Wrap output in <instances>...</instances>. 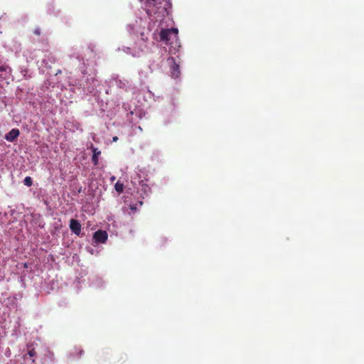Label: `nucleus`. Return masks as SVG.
I'll return each mask as SVG.
<instances>
[{
    "instance_id": "obj_10",
    "label": "nucleus",
    "mask_w": 364,
    "mask_h": 364,
    "mask_svg": "<svg viewBox=\"0 0 364 364\" xmlns=\"http://www.w3.org/2000/svg\"><path fill=\"white\" fill-rule=\"evenodd\" d=\"M24 185L31 186L33 184L32 178L30 176H26L23 180Z\"/></svg>"
},
{
    "instance_id": "obj_3",
    "label": "nucleus",
    "mask_w": 364,
    "mask_h": 364,
    "mask_svg": "<svg viewBox=\"0 0 364 364\" xmlns=\"http://www.w3.org/2000/svg\"><path fill=\"white\" fill-rule=\"evenodd\" d=\"M108 235L106 231L99 230L93 235V239L96 242L105 243L107 240Z\"/></svg>"
},
{
    "instance_id": "obj_6",
    "label": "nucleus",
    "mask_w": 364,
    "mask_h": 364,
    "mask_svg": "<svg viewBox=\"0 0 364 364\" xmlns=\"http://www.w3.org/2000/svg\"><path fill=\"white\" fill-rule=\"evenodd\" d=\"M20 134L18 129L14 128L9 132L6 134L4 138L6 141L14 142Z\"/></svg>"
},
{
    "instance_id": "obj_2",
    "label": "nucleus",
    "mask_w": 364,
    "mask_h": 364,
    "mask_svg": "<svg viewBox=\"0 0 364 364\" xmlns=\"http://www.w3.org/2000/svg\"><path fill=\"white\" fill-rule=\"evenodd\" d=\"M169 66H170V72L171 76L172 78L176 79L181 75V71L179 68V65L176 63L174 58L170 57L167 60Z\"/></svg>"
},
{
    "instance_id": "obj_4",
    "label": "nucleus",
    "mask_w": 364,
    "mask_h": 364,
    "mask_svg": "<svg viewBox=\"0 0 364 364\" xmlns=\"http://www.w3.org/2000/svg\"><path fill=\"white\" fill-rule=\"evenodd\" d=\"M11 73V69L8 65H1L0 66V80H7L9 79Z\"/></svg>"
},
{
    "instance_id": "obj_8",
    "label": "nucleus",
    "mask_w": 364,
    "mask_h": 364,
    "mask_svg": "<svg viewBox=\"0 0 364 364\" xmlns=\"http://www.w3.org/2000/svg\"><path fill=\"white\" fill-rule=\"evenodd\" d=\"M28 355L33 358L36 355V352L35 350V348L33 347V344L28 345Z\"/></svg>"
},
{
    "instance_id": "obj_1",
    "label": "nucleus",
    "mask_w": 364,
    "mask_h": 364,
    "mask_svg": "<svg viewBox=\"0 0 364 364\" xmlns=\"http://www.w3.org/2000/svg\"><path fill=\"white\" fill-rule=\"evenodd\" d=\"M160 41L165 42L166 44H172L173 41H178V29H162L159 33Z\"/></svg>"
},
{
    "instance_id": "obj_14",
    "label": "nucleus",
    "mask_w": 364,
    "mask_h": 364,
    "mask_svg": "<svg viewBox=\"0 0 364 364\" xmlns=\"http://www.w3.org/2000/svg\"><path fill=\"white\" fill-rule=\"evenodd\" d=\"M114 179H115V178H114V176H113V177H112V181H113V180H114Z\"/></svg>"
},
{
    "instance_id": "obj_5",
    "label": "nucleus",
    "mask_w": 364,
    "mask_h": 364,
    "mask_svg": "<svg viewBox=\"0 0 364 364\" xmlns=\"http://www.w3.org/2000/svg\"><path fill=\"white\" fill-rule=\"evenodd\" d=\"M70 228L71 231L76 235H80L81 232V224L75 219H71L70 220Z\"/></svg>"
},
{
    "instance_id": "obj_12",
    "label": "nucleus",
    "mask_w": 364,
    "mask_h": 364,
    "mask_svg": "<svg viewBox=\"0 0 364 364\" xmlns=\"http://www.w3.org/2000/svg\"><path fill=\"white\" fill-rule=\"evenodd\" d=\"M130 209L132 210H136V207L134 205H130Z\"/></svg>"
},
{
    "instance_id": "obj_7",
    "label": "nucleus",
    "mask_w": 364,
    "mask_h": 364,
    "mask_svg": "<svg viewBox=\"0 0 364 364\" xmlns=\"http://www.w3.org/2000/svg\"><path fill=\"white\" fill-rule=\"evenodd\" d=\"M92 161L95 166L98 164V156L101 154V151L97 148L92 147Z\"/></svg>"
},
{
    "instance_id": "obj_9",
    "label": "nucleus",
    "mask_w": 364,
    "mask_h": 364,
    "mask_svg": "<svg viewBox=\"0 0 364 364\" xmlns=\"http://www.w3.org/2000/svg\"><path fill=\"white\" fill-rule=\"evenodd\" d=\"M114 188L117 192L122 193L124 190V184L119 181H117L114 185Z\"/></svg>"
},
{
    "instance_id": "obj_13",
    "label": "nucleus",
    "mask_w": 364,
    "mask_h": 364,
    "mask_svg": "<svg viewBox=\"0 0 364 364\" xmlns=\"http://www.w3.org/2000/svg\"><path fill=\"white\" fill-rule=\"evenodd\" d=\"M117 140H118V137L116 136L112 138L113 141H117Z\"/></svg>"
},
{
    "instance_id": "obj_11",
    "label": "nucleus",
    "mask_w": 364,
    "mask_h": 364,
    "mask_svg": "<svg viewBox=\"0 0 364 364\" xmlns=\"http://www.w3.org/2000/svg\"><path fill=\"white\" fill-rule=\"evenodd\" d=\"M33 33L36 36H40L41 33L40 28H35V30L33 31Z\"/></svg>"
}]
</instances>
